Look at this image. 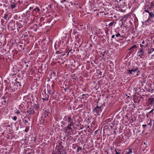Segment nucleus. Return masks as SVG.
<instances>
[{
	"label": "nucleus",
	"mask_w": 154,
	"mask_h": 154,
	"mask_svg": "<svg viewBox=\"0 0 154 154\" xmlns=\"http://www.w3.org/2000/svg\"><path fill=\"white\" fill-rule=\"evenodd\" d=\"M54 48L56 50H57V48L56 47V45H54Z\"/></svg>",
	"instance_id": "35"
},
{
	"label": "nucleus",
	"mask_w": 154,
	"mask_h": 154,
	"mask_svg": "<svg viewBox=\"0 0 154 154\" xmlns=\"http://www.w3.org/2000/svg\"><path fill=\"white\" fill-rule=\"evenodd\" d=\"M20 47H22V45H20Z\"/></svg>",
	"instance_id": "56"
},
{
	"label": "nucleus",
	"mask_w": 154,
	"mask_h": 154,
	"mask_svg": "<svg viewBox=\"0 0 154 154\" xmlns=\"http://www.w3.org/2000/svg\"><path fill=\"white\" fill-rule=\"evenodd\" d=\"M101 107H99L97 105L95 107L94 109H93V111L94 112L97 114L98 112L101 111Z\"/></svg>",
	"instance_id": "7"
},
{
	"label": "nucleus",
	"mask_w": 154,
	"mask_h": 154,
	"mask_svg": "<svg viewBox=\"0 0 154 154\" xmlns=\"http://www.w3.org/2000/svg\"><path fill=\"white\" fill-rule=\"evenodd\" d=\"M144 43V41H143V42H142V43L143 44Z\"/></svg>",
	"instance_id": "50"
},
{
	"label": "nucleus",
	"mask_w": 154,
	"mask_h": 154,
	"mask_svg": "<svg viewBox=\"0 0 154 154\" xmlns=\"http://www.w3.org/2000/svg\"><path fill=\"white\" fill-rule=\"evenodd\" d=\"M4 102L5 103H6V100H5L4 101Z\"/></svg>",
	"instance_id": "49"
},
{
	"label": "nucleus",
	"mask_w": 154,
	"mask_h": 154,
	"mask_svg": "<svg viewBox=\"0 0 154 154\" xmlns=\"http://www.w3.org/2000/svg\"><path fill=\"white\" fill-rule=\"evenodd\" d=\"M85 95V94H83L82 95V96H84Z\"/></svg>",
	"instance_id": "53"
},
{
	"label": "nucleus",
	"mask_w": 154,
	"mask_h": 154,
	"mask_svg": "<svg viewBox=\"0 0 154 154\" xmlns=\"http://www.w3.org/2000/svg\"><path fill=\"white\" fill-rule=\"evenodd\" d=\"M129 97H129V96H128V97H127V98H129Z\"/></svg>",
	"instance_id": "58"
},
{
	"label": "nucleus",
	"mask_w": 154,
	"mask_h": 154,
	"mask_svg": "<svg viewBox=\"0 0 154 154\" xmlns=\"http://www.w3.org/2000/svg\"><path fill=\"white\" fill-rule=\"evenodd\" d=\"M145 12L148 13L149 14L150 12L149 11L148 9V8H147L146 10H145Z\"/></svg>",
	"instance_id": "25"
},
{
	"label": "nucleus",
	"mask_w": 154,
	"mask_h": 154,
	"mask_svg": "<svg viewBox=\"0 0 154 154\" xmlns=\"http://www.w3.org/2000/svg\"><path fill=\"white\" fill-rule=\"evenodd\" d=\"M147 125H148L150 126H151L152 125V124H151V122H150V123H148L147 124Z\"/></svg>",
	"instance_id": "34"
},
{
	"label": "nucleus",
	"mask_w": 154,
	"mask_h": 154,
	"mask_svg": "<svg viewBox=\"0 0 154 154\" xmlns=\"http://www.w3.org/2000/svg\"><path fill=\"white\" fill-rule=\"evenodd\" d=\"M44 113L45 114V116H48V113L47 112L45 111Z\"/></svg>",
	"instance_id": "23"
},
{
	"label": "nucleus",
	"mask_w": 154,
	"mask_h": 154,
	"mask_svg": "<svg viewBox=\"0 0 154 154\" xmlns=\"http://www.w3.org/2000/svg\"><path fill=\"white\" fill-rule=\"evenodd\" d=\"M117 151L119 152H120L121 151L120 150H119L117 149Z\"/></svg>",
	"instance_id": "51"
},
{
	"label": "nucleus",
	"mask_w": 154,
	"mask_h": 154,
	"mask_svg": "<svg viewBox=\"0 0 154 154\" xmlns=\"http://www.w3.org/2000/svg\"><path fill=\"white\" fill-rule=\"evenodd\" d=\"M148 8V9L150 11H151V7H149L148 8Z\"/></svg>",
	"instance_id": "43"
},
{
	"label": "nucleus",
	"mask_w": 154,
	"mask_h": 154,
	"mask_svg": "<svg viewBox=\"0 0 154 154\" xmlns=\"http://www.w3.org/2000/svg\"><path fill=\"white\" fill-rule=\"evenodd\" d=\"M132 150L131 149L129 148L126 150V151L125 154H132Z\"/></svg>",
	"instance_id": "12"
},
{
	"label": "nucleus",
	"mask_w": 154,
	"mask_h": 154,
	"mask_svg": "<svg viewBox=\"0 0 154 154\" xmlns=\"http://www.w3.org/2000/svg\"><path fill=\"white\" fill-rule=\"evenodd\" d=\"M147 126V125H142V126L143 127V128H145V127H146V126Z\"/></svg>",
	"instance_id": "36"
},
{
	"label": "nucleus",
	"mask_w": 154,
	"mask_h": 154,
	"mask_svg": "<svg viewBox=\"0 0 154 154\" xmlns=\"http://www.w3.org/2000/svg\"><path fill=\"white\" fill-rule=\"evenodd\" d=\"M115 33L113 34H114L115 37V39L117 42H119L120 39L117 40V39H118L117 38L119 37H122L123 36V35L122 36L121 34L119 32H118V31H117L116 30L115 31Z\"/></svg>",
	"instance_id": "4"
},
{
	"label": "nucleus",
	"mask_w": 154,
	"mask_h": 154,
	"mask_svg": "<svg viewBox=\"0 0 154 154\" xmlns=\"http://www.w3.org/2000/svg\"><path fill=\"white\" fill-rule=\"evenodd\" d=\"M122 0H119V1L120 2V1H121Z\"/></svg>",
	"instance_id": "62"
},
{
	"label": "nucleus",
	"mask_w": 154,
	"mask_h": 154,
	"mask_svg": "<svg viewBox=\"0 0 154 154\" xmlns=\"http://www.w3.org/2000/svg\"><path fill=\"white\" fill-rule=\"evenodd\" d=\"M111 38H114L115 39V35H114V34L113 35H112L111 36Z\"/></svg>",
	"instance_id": "29"
},
{
	"label": "nucleus",
	"mask_w": 154,
	"mask_h": 154,
	"mask_svg": "<svg viewBox=\"0 0 154 154\" xmlns=\"http://www.w3.org/2000/svg\"><path fill=\"white\" fill-rule=\"evenodd\" d=\"M74 124H69L68 125L65 127V128L66 129V131L68 133L71 131L72 130V129L71 128V127Z\"/></svg>",
	"instance_id": "8"
},
{
	"label": "nucleus",
	"mask_w": 154,
	"mask_h": 154,
	"mask_svg": "<svg viewBox=\"0 0 154 154\" xmlns=\"http://www.w3.org/2000/svg\"><path fill=\"white\" fill-rule=\"evenodd\" d=\"M139 74H140V71H137V75H139Z\"/></svg>",
	"instance_id": "31"
},
{
	"label": "nucleus",
	"mask_w": 154,
	"mask_h": 154,
	"mask_svg": "<svg viewBox=\"0 0 154 154\" xmlns=\"http://www.w3.org/2000/svg\"><path fill=\"white\" fill-rule=\"evenodd\" d=\"M25 123H28V121L27 120H25Z\"/></svg>",
	"instance_id": "45"
},
{
	"label": "nucleus",
	"mask_w": 154,
	"mask_h": 154,
	"mask_svg": "<svg viewBox=\"0 0 154 154\" xmlns=\"http://www.w3.org/2000/svg\"><path fill=\"white\" fill-rule=\"evenodd\" d=\"M40 10L38 8H35L33 11L32 14L33 15H38L39 14Z\"/></svg>",
	"instance_id": "6"
},
{
	"label": "nucleus",
	"mask_w": 154,
	"mask_h": 154,
	"mask_svg": "<svg viewBox=\"0 0 154 154\" xmlns=\"http://www.w3.org/2000/svg\"><path fill=\"white\" fill-rule=\"evenodd\" d=\"M15 83L17 85L18 84V85H17V87L19 86V87L21 86V84H23L24 81L22 78H16L15 80Z\"/></svg>",
	"instance_id": "3"
},
{
	"label": "nucleus",
	"mask_w": 154,
	"mask_h": 154,
	"mask_svg": "<svg viewBox=\"0 0 154 154\" xmlns=\"http://www.w3.org/2000/svg\"><path fill=\"white\" fill-rule=\"evenodd\" d=\"M137 53V56L140 57V58H142V56H144V52L143 51V49L142 48L139 49V50L138 51Z\"/></svg>",
	"instance_id": "5"
},
{
	"label": "nucleus",
	"mask_w": 154,
	"mask_h": 154,
	"mask_svg": "<svg viewBox=\"0 0 154 154\" xmlns=\"http://www.w3.org/2000/svg\"><path fill=\"white\" fill-rule=\"evenodd\" d=\"M71 51L70 52H71V53H72V52H72V49L71 50H70Z\"/></svg>",
	"instance_id": "54"
},
{
	"label": "nucleus",
	"mask_w": 154,
	"mask_h": 154,
	"mask_svg": "<svg viewBox=\"0 0 154 154\" xmlns=\"http://www.w3.org/2000/svg\"><path fill=\"white\" fill-rule=\"evenodd\" d=\"M154 51V49L152 48L151 49H150V51L148 52V53L149 54H150L153 51Z\"/></svg>",
	"instance_id": "19"
},
{
	"label": "nucleus",
	"mask_w": 154,
	"mask_h": 154,
	"mask_svg": "<svg viewBox=\"0 0 154 154\" xmlns=\"http://www.w3.org/2000/svg\"><path fill=\"white\" fill-rule=\"evenodd\" d=\"M8 29L10 31H13L16 29L15 21L12 20L8 24Z\"/></svg>",
	"instance_id": "1"
},
{
	"label": "nucleus",
	"mask_w": 154,
	"mask_h": 154,
	"mask_svg": "<svg viewBox=\"0 0 154 154\" xmlns=\"http://www.w3.org/2000/svg\"><path fill=\"white\" fill-rule=\"evenodd\" d=\"M24 131H25V132H26H26H28V131L27 130H26V129H25V130Z\"/></svg>",
	"instance_id": "47"
},
{
	"label": "nucleus",
	"mask_w": 154,
	"mask_h": 154,
	"mask_svg": "<svg viewBox=\"0 0 154 154\" xmlns=\"http://www.w3.org/2000/svg\"><path fill=\"white\" fill-rule=\"evenodd\" d=\"M28 119L30 120V119L29 118H28Z\"/></svg>",
	"instance_id": "63"
},
{
	"label": "nucleus",
	"mask_w": 154,
	"mask_h": 154,
	"mask_svg": "<svg viewBox=\"0 0 154 154\" xmlns=\"http://www.w3.org/2000/svg\"><path fill=\"white\" fill-rule=\"evenodd\" d=\"M148 103L149 104L152 106L154 104V99L153 98H150L148 100Z\"/></svg>",
	"instance_id": "10"
},
{
	"label": "nucleus",
	"mask_w": 154,
	"mask_h": 154,
	"mask_svg": "<svg viewBox=\"0 0 154 154\" xmlns=\"http://www.w3.org/2000/svg\"><path fill=\"white\" fill-rule=\"evenodd\" d=\"M36 137H34L33 138V140H32L34 142H35L36 140Z\"/></svg>",
	"instance_id": "40"
},
{
	"label": "nucleus",
	"mask_w": 154,
	"mask_h": 154,
	"mask_svg": "<svg viewBox=\"0 0 154 154\" xmlns=\"http://www.w3.org/2000/svg\"><path fill=\"white\" fill-rule=\"evenodd\" d=\"M82 147L81 146H78V147H77V151L78 152L79 151V150H82Z\"/></svg>",
	"instance_id": "17"
},
{
	"label": "nucleus",
	"mask_w": 154,
	"mask_h": 154,
	"mask_svg": "<svg viewBox=\"0 0 154 154\" xmlns=\"http://www.w3.org/2000/svg\"><path fill=\"white\" fill-rule=\"evenodd\" d=\"M137 68H138V67H135H135H134V66H133L132 67V68H131V69H132V70H134Z\"/></svg>",
	"instance_id": "27"
},
{
	"label": "nucleus",
	"mask_w": 154,
	"mask_h": 154,
	"mask_svg": "<svg viewBox=\"0 0 154 154\" xmlns=\"http://www.w3.org/2000/svg\"><path fill=\"white\" fill-rule=\"evenodd\" d=\"M63 52V51L62 48H61L59 49V50L57 51L56 52L55 54H61Z\"/></svg>",
	"instance_id": "13"
},
{
	"label": "nucleus",
	"mask_w": 154,
	"mask_h": 154,
	"mask_svg": "<svg viewBox=\"0 0 154 154\" xmlns=\"http://www.w3.org/2000/svg\"><path fill=\"white\" fill-rule=\"evenodd\" d=\"M11 6L12 9L15 8L16 7L15 5H11Z\"/></svg>",
	"instance_id": "20"
},
{
	"label": "nucleus",
	"mask_w": 154,
	"mask_h": 154,
	"mask_svg": "<svg viewBox=\"0 0 154 154\" xmlns=\"http://www.w3.org/2000/svg\"><path fill=\"white\" fill-rule=\"evenodd\" d=\"M12 118L13 120H14V121H16L17 119V117L15 116L12 117Z\"/></svg>",
	"instance_id": "21"
},
{
	"label": "nucleus",
	"mask_w": 154,
	"mask_h": 154,
	"mask_svg": "<svg viewBox=\"0 0 154 154\" xmlns=\"http://www.w3.org/2000/svg\"><path fill=\"white\" fill-rule=\"evenodd\" d=\"M48 97H49V96L48 94L45 95V97L46 98V100H48Z\"/></svg>",
	"instance_id": "26"
},
{
	"label": "nucleus",
	"mask_w": 154,
	"mask_h": 154,
	"mask_svg": "<svg viewBox=\"0 0 154 154\" xmlns=\"http://www.w3.org/2000/svg\"><path fill=\"white\" fill-rule=\"evenodd\" d=\"M51 90L50 91V90H49L48 91V92L49 94H51Z\"/></svg>",
	"instance_id": "41"
},
{
	"label": "nucleus",
	"mask_w": 154,
	"mask_h": 154,
	"mask_svg": "<svg viewBox=\"0 0 154 154\" xmlns=\"http://www.w3.org/2000/svg\"><path fill=\"white\" fill-rule=\"evenodd\" d=\"M138 69V68H136L134 70H132L131 69H129L127 70L128 73L129 74H134V73H135L137 71V70Z\"/></svg>",
	"instance_id": "9"
},
{
	"label": "nucleus",
	"mask_w": 154,
	"mask_h": 154,
	"mask_svg": "<svg viewBox=\"0 0 154 154\" xmlns=\"http://www.w3.org/2000/svg\"><path fill=\"white\" fill-rule=\"evenodd\" d=\"M151 19H149V18L148 17V19L145 22H148L149 20H151Z\"/></svg>",
	"instance_id": "38"
},
{
	"label": "nucleus",
	"mask_w": 154,
	"mask_h": 154,
	"mask_svg": "<svg viewBox=\"0 0 154 154\" xmlns=\"http://www.w3.org/2000/svg\"><path fill=\"white\" fill-rule=\"evenodd\" d=\"M152 91H153V89H152Z\"/></svg>",
	"instance_id": "61"
},
{
	"label": "nucleus",
	"mask_w": 154,
	"mask_h": 154,
	"mask_svg": "<svg viewBox=\"0 0 154 154\" xmlns=\"http://www.w3.org/2000/svg\"><path fill=\"white\" fill-rule=\"evenodd\" d=\"M115 23V22L114 21H112V22H111L109 24V26H113V24Z\"/></svg>",
	"instance_id": "15"
},
{
	"label": "nucleus",
	"mask_w": 154,
	"mask_h": 154,
	"mask_svg": "<svg viewBox=\"0 0 154 154\" xmlns=\"http://www.w3.org/2000/svg\"><path fill=\"white\" fill-rule=\"evenodd\" d=\"M62 124L64 125H66V123L65 122H63V123H62Z\"/></svg>",
	"instance_id": "39"
},
{
	"label": "nucleus",
	"mask_w": 154,
	"mask_h": 154,
	"mask_svg": "<svg viewBox=\"0 0 154 154\" xmlns=\"http://www.w3.org/2000/svg\"><path fill=\"white\" fill-rule=\"evenodd\" d=\"M113 34V33H112V32H111V34Z\"/></svg>",
	"instance_id": "59"
},
{
	"label": "nucleus",
	"mask_w": 154,
	"mask_h": 154,
	"mask_svg": "<svg viewBox=\"0 0 154 154\" xmlns=\"http://www.w3.org/2000/svg\"><path fill=\"white\" fill-rule=\"evenodd\" d=\"M30 112L31 113L33 114L34 113V110L33 109H32L30 110Z\"/></svg>",
	"instance_id": "24"
},
{
	"label": "nucleus",
	"mask_w": 154,
	"mask_h": 154,
	"mask_svg": "<svg viewBox=\"0 0 154 154\" xmlns=\"http://www.w3.org/2000/svg\"><path fill=\"white\" fill-rule=\"evenodd\" d=\"M66 0H61L60 1L62 3H63L64 2H65Z\"/></svg>",
	"instance_id": "32"
},
{
	"label": "nucleus",
	"mask_w": 154,
	"mask_h": 154,
	"mask_svg": "<svg viewBox=\"0 0 154 154\" xmlns=\"http://www.w3.org/2000/svg\"><path fill=\"white\" fill-rule=\"evenodd\" d=\"M28 66H29L28 65H27V64L26 65V67L27 68L28 67Z\"/></svg>",
	"instance_id": "48"
},
{
	"label": "nucleus",
	"mask_w": 154,
	"mask_h": 154,
	"mask_svg": "<svg viewBox=\"0 0 154 154\" xmlns=\"http://www.w3.org/2000/svg\"><path fill=\"white\" fill-rule=\"evenodd\" d=\"M34 107L35 110H38L39 108V106L38 104L35 103L34 104Z\"/></svg>",
	"instance_id": "14"
},
{
	"label": "nucleus",
	"mask_w": 154,
	"mask_h": 154,
	"mask_svg": "<svg viewBox=\"0 0 154 154\" xmlns=\"http://www.w3.org/2000/svg\"><path fill=\"white\" fill-rule=\"evenodd\" d=\"M154 109H152L151 111H150V112H149V113H151L154 111Z\"/></svg>",
	"instance_id": "37"
},
{
	"label": "nucleus",
	"mask_w": 154,
	"mask_h": 154,
	"mask_svg": "<svg viewBox=\"0 0 154 154\" xmlns=\"http://www.w3.org/2000/svg\"><path fill=\"white\" fill-rule=\"evenodd\" d=\"M65 53H64V54H63V55H65Z\"/></svg>",
	"instance_id": "55"
},
{
	"label": "nucleus",
	"mask_w": 154,
	"mask_h": 154,
	"mask_svg": "<svg viewBox=\"0 0 154 154\" xmlns=\"http://www.w3.org/2000/svg\"><path fill=\"white\" fill-rule=\"evenodd\" d=\"M15 113L17 115H18L20 113V112L19 110H16L15 111Z\"/></svg>",
	"instance_id": "18"
},
{
	"label": "nucleus",
	"mask_w": 154,
	"mask_h": 154,
	"mask_svg": "<svg viewBox=\"0 0 154 154\" xmlns=\"http://www.w3.org/2000/svg\"><path fill=\"white\" fill-rule=\"evenodd\" d=\"M15 75V73H14V74H12V75Z\"/></svg>",
	"instance_id": "52"
},
{
	"label": "nucleus",
	"mask_w": 154,
	"mask_h": 154,
	"mask_svg": "<svg viewBox=\"0 0 154 154\" xmlns=\"http://www.w3.org/2000/svg\"><path fill=\"white\" fill-rule=\"evenodd\" d=\"M153 12H154V10L153 11V12H150L149 13V16L148 17L149 19L152 20L154 18V14H153Z\"/></svg>",
	"instance_id": "11"
},
{
	"label": "nucleus",
	"mask_w": 154,
	"mask_h": 154,
	"mask_svg": "<svg viewBox=\"0 0 154 154\" xmlns=\"http://www.w3.org/2000/svg\"><path fill=\"white\" fill-rule=\"evenodd\" d=\"M27 154H31V153H28Z\"/></svg>",
	"instance_id": "60"
},
{
	"label": "nucleus",
	"mask_w": 154,
	"mask_h": 154,
	"mask_svg": "<svg viewBox=\"0 0 154 154\" xmlns=\"http://www.w3.org/2000/svg\"><path fill=\"white\" fill-rule=\"evenodd\" d=\"M4 19L7 20H9V18L8 17V16L7 15H5L4 17Z\"/></svg>",
	"instance_id": "16"
},
{
	"label": "nucleus",
	"mask_w": 154,
	"mask_h": 154,
	"mask_svg": "<svg viewBox=\"0 0 154 154\" xmlns=\"http://www.w3.org/2000/svg\"><path fill=\"white\" fill-rule=\"evenodd\" d=\"M90 46H92V45H91V44L90 45Z\"/></svg>",
	"instance_id": "64"
},
{
	"label": "nucleus",
	"mask_w": 154,
	"mask_h": 154,
	"mask_svg": "<svg viewBox=\"0 0 154 154\" xmlns=\"http://www.w3.org/2000/svg\"><path fill=\"white\" fill-rule=\"evenodd\" d=\"M143 144L146 146L145 147H147V144L145 142H144Z\"/></svg>",
	"instance_id": "30"
},
{
	"label": "nucleus",
	"mask_w": 154,
	"mask_h": 154,
	"mask_svg": "<svg viewBox=\"0 0 154 154\" xmlns=\"http://www.w3.org/2000/svg\"><path fill=\"white\" fill-rule=\"evenodd\" d=\"M117 130V128H115V130L114 131V132H113V133L116 134V131Z\"/></svg>",
	"instance_id": "33"
},
{
	"label": "nucleus",
	"mask_w": 154,
	"mask_h": 154,
	"mask_svg": "<svg viewBox=\"0 0 154 154\" xmlns=\"http://www.w3.org/2000/svg\"><path fill=\"white\" fill-rule=\"evenodd\" d=\"M140 46L142 48H143L144 46L143 45H142V44H140Z\"/></svg>",
	"instance_id": "44"
},
{
	"label": "nucleus",
	"mask_w": 154,
	"mask_h": 154,
	"mask_svg": "<svg viewBox=\"0 0 154 154\" xmlns=\"http://www.w3.org/2000/svg\"><path fill=\"white\" fill-rule=\"evenodd\" d=\"M137 48V47H136V45H133V46H132L131 48L130 49V50H131V49H133V48Z\"/></svg>",
	"instance_id": "22"
},
{
	"label": "nucleus",
	"mask_w": 154,
	"mask_h": 154,
	"mask_svg": "<svg viewBox=\"0 0 154 154\" xmlns=\"http://www.w3.org/2000/svg\"><path fill=\"white\" fill-rule=\"evenodd\" d=\"M45 93H46V92L45 91H43V92H42V94L43 95L44 93L45 94H46Z\"/></svg>",
	"instance_id": "46"
},
{
	"label": "nucleus",
	"mask_w": 154,
	"mask_h": 154,
	"mask_svg": "<svg viewBox=\"0 0 154 154\" xmlns=\"http://www.w3.org/2000/svg\"><path fill=\"white\" fill-rule=\"evenodd\" d=\"M70 51H70V50H69V52H68V53H67V55H66V57H67V56H68V55H69V52H70Z\"/></svg>",
	"instance_id": "42"
},
{
	"label": "nucleus",
	"mask_w": 154,
	"mask_h": 154,
	"mask_svg": "<svg viewBox=\"0 0 154 154\" xmlns=\"http://www.w3.org/2000/svg\"><path fill=\"white\" fill-rule=\"evenodd\" d=\"M115 151L116 153L115 154H120V152H117V151L116 150V149H115Z\"/></svg>",
	"instance_id": "28"
},
{
	"label": "nucleus",
	"mask_w": 154,
	"mask_h": 154,
	"mask_svg": "<svg viewBox=\"0 0 154 154\" xmlns=\"http://www.w3.org/2000/svg\"><path fill=\"white\" fill-rule=\"evenodd\" d=\"M63 120L67 122L69 124H74L73 123V120L71 117L68 116H65L63 119Z\"/></svg>",
	"instance_id": "2"
},
{
	"label": "nucleus",
	"mask_w": 154,
	"mask_h": 154,
	"mask_svg": "<svg viewBox=\"0 0 154 154\" xmlns=\"http://www.w3.org/2000/svg\"><path fill=\"white\" fill-rule=\"evenodd\" d=\"M64 89L65 91H66V88H64Z\"/></svg>",
	"instance_id": "57"
}]
</instances>
